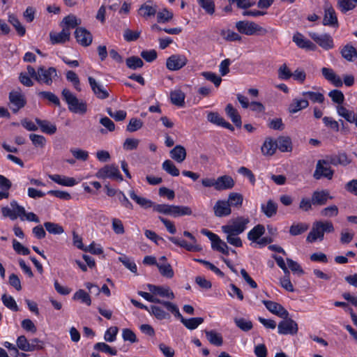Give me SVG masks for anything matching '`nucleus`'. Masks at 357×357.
Here are the masks:
<instances>
[{
    "instance_id": "1",
    "label": "nucleus",
    "mask_w": 357,
    "mask_h": 357,
    "mask_svg": "<svg viewBox=\"0 0 357 357\" xmlns=\"http://www.w3.org/2000/svg\"><path fill=\"white\" fill-rule=\"evenodd\" d=\"M334 231V227L330 221H316L313 223L312 227L308 234L306 241L308 243L315 242L317 240L322 241L324 233H331Z\"/></svg>"
},
{
    "instance_id": "2",
    "label": "nucleus",
    "mask_w": 357,
    "mask_h": 357,
    "mask_svg": "<svg viewBox=\"0 0 357 357\" xmlns=\"http://www.w3.org/2000/svg\"><path fill=\"white\" fill-rule=\"evenodd\" d=\"M63 100L68 104V109L75 114H84L87 110L86 103L79 100L69 89H63L61 91Z\"/></svg>"
},
{
    "instance_id": "3",
    "label": "nucleus",
    "mask_w": 357,
    "mask_h": 357,
    "mask_svg": "<svg viewBox=\"0 0 357 357\" xmlns=\"http://www.w3.org/2000/svg\"><path fill=\"white\" fill-rule=\"evenodd\" d=\"M250 221L248 217L238 216L230 220L227 225L222 226L221 229L223 233H232L239 235L246 229Z\"/></svg>"
},
{
    "instance_id": "4",
    "label": "nucleus",
    "mask_w": 357,
    "mask_h": 357,
    "mask_svg": "<svg viewBox=\"0 0 357 357\" xmlns=\"http://www.w3.org/2000/svg\"><path fill=\"white\" fill-rule=\"evenodd\" d=\"M236 28L243 34L252 36L255 33L265 34L266 30L254 22L238 21L236 23Z\"/></svg>"
},
{
    "instance_id": "5",
    "label": "nucleus",
    "mask_w": 357,
    "mask_h": 357,
    "mask_svg": "<svg viewBox=\"0 0 357 357\" xmlns=\"http://www.w3.org/2000/svg\"><path fill=\"white\" fill-rule=\"evenodd\" d=\"M95 176L100 179L110 178L118 181H122L123 179L118 166L114 164L105 165L96 173Z\"/></svg>"
},
{
    "instance_id": "6",
    "label": "nucleus",
    "mask_w": 357,
    "mask_h": 357,
    "mask_svg": "<svg viewBox=\"0 0 357 357\" xmlns=\"http://www.w3.org/2000/svg\"><path fill=\"white\" fill-rule=\"evenodd\" d=\"M10 204L11 208L8 206L1 208L3 215L9 218L12 220H16L18 217H20L22 220H24L22 215L26 214L25 208L20 206L15 200L10 202Z\"/></svg>"
},
{
    "instance_id": "7",
    "label": "nucleus",
    "mask_w": 357,
    "mask_h": 357,
    "mask_svg": "<svg viewBox=\"0 0 357 357\" xmlns=\"http://www.w3.org/2000/svg\"><path fill=\"white\" fill-rule=\"evenodd\" d=\"M57 77L56 69L54 67L45 68L44 66H40L38 68V77L37 82L44 83L47 85H51L53 79Z\"/></svg>"
},
{
    "instance_id": "8",
    "label": "nucleus",
    "mask_w": 357,
    "mask_h": 357,
    "mask_svg": "<svg viewBox=\"0 0 357 357\" xmlns=\"http://www.w3.org/2000/svg\"><path fill=\"white\" fill-rule=\"evenodd\" d=\"M310 37L325 50H329L334 47V42L332 36L328 33L319 34L315 32H310Z\"/></svg>"
},
{
    "instance_id": "9",
    "label": "nucleus",
    "mask_w": 357,
    "mask_h": 357,
    "mask_svg": "<svg viewBox=\"0 0 357 357\" xmlns=\"http://www.w3.org/2000/svg\"><path fill=\"white\" fill-rule=\"evenodd\" d=\"M333 176V171L327 164L324 160H320L317 162L316 169L314 172L313 176L315 179H320L322 177L328 179H331Z\"/></svg>"
},
{
    "instance_id": "10",
    "label": "nucleus",
    "mask_w": 357,
    "mask_h": 357,
    "mask_svg": "<svg viewBox=\"0 0 357 357\" xmlns=\"http://www.w3.org/2000/svg\"><path fill=\"white\" fill-rule=\"evenodd\" d=\"M188 59L184 55L173 54L167 58L166 67L172 71L178 70L187 64Z\"/></svg>"
},
{
    "instance_id": "11",
    "label": "nucleus",
    "mask_w": 357,
    "mask_h": 357,
    "mask_svg": "<svg viewBox=\"0 0 357 357\" xmlns=\"http://www.w3.org/2000/svg\"><path fill=\"white\" fill-rule=\"evenodd\" d=\"M281 321L278 326V333L282 335H295L298 332V324L291 319H286Z\"/></svg>"
},
{
    "instance_id": "12",
    "label": "nucleus",
    "mask_w": 357,
    "mask_h": 357,
    "mask_svg": "<svg viewBox=\"0 0 357 357\" xmlns=\"http://www.w3.org/2000/svg\"><path fill=\"white\" fill-rule=\"evenodd\" d=\"M323 24L333 27L338 26V21L335 11L332 6L326 3L324 5V17L323 19Z\"/></svg>"
},
{
    "instance_id": "13",
    "label": "nucleus",
    "mask_w": 357,
    "mask_h": 357,
    "mask_svg": "<svg viewBox=\"0 0 357 357\" xmlns=\"http://www.w3.org/2000/svg\"><path fill=\"white\" fill-rule=\"evenodd\" d=\"M89 85L94 95L99 99L104 100L109 97L107 89L93 77L88 78Z\"/></svg>"
},
{
    "instance_id": "14",
    "label": "nucleus",
    "mask_w": 357,
    "mask_h": 357,
    "mask_svg": "<svg viewBox=\"0 0 357 357\" xmlns=\"http://www.w3.org/2000/svg\"><path fill=\"white\" fill-rule=\"evenodd\" d=\"M75 36L77 40V42L82 46L87 47L90 45L92 43V35L85 28H77L75 31Z\"/></svg>"
},
{
    "instance_id": "15",
    "label": "nucleus",
    "mask_w": 357,
    "mask_h": 357,
    "mask_svg": "<svg viewBox=\"0 0 357 357\" xmlns=\"http://www.w3.org/2000/svg\"><path fill=\"white\" fill-rule=\"evenodd\" d=\"M9 100L13 105L12 109L14 113L24 107L26 103L24 96L18 91H11L9 93Z\"/></svg>"
},
{
    "instance_id": "16",
    "label": "nucleus",
    "mask_w": 357,
    "mask_h": 357,
    "mask_svg": "<svg viewBox=\"0 0 357 357\" xmlns=\"http://www.w3.org/2000/svg\"><path fill=\"white\" fill-rule=\"evenodd\" d=\"M263 304L271 313L278 315L281 318H287L288 312L279 303L271 301H262Z\"/></svg>"
},
{
    "instance_id": "17",
    "label": "nucleus",
    "mask_w": 357,
    "mask_h": 357,
    "mask_svg": "<svg viewBox=\"0 0 357 357\" xmlns=\"http://www.w3.org/2000/svg\"><path fill=\"white\" fill-rule=\"evenodd\" d=\"M229 202L218 200L213 206L214 214L216 217H225L231 214V210Z\"/></svg>"
},
{
    "instance_id": "18",
    "label": "nucleus",
    "mask_w": 357,
    "mask_h": 357,
    "mask_svg": "<svg viewBox=\"0 0 357 357\" xmlns=\"http://www.w3.org/2000/svg\"><path fill=\"white\" fill-rule=\"evenodd\" d=\"M292 40L300 48L312 51H314L317 49L316 45L310 40L305 38L301 33H296L294 35Z\"/></svg>"
},
{
    "instance_id": "19",
    "label": "nucleus",
    "mask_w": 357,
    "mask_h": 357,
    "mask_svg": "<svg viewBox=\"0 0 357 357\" xmlns=\"http://www.w3.org/2000/svg\"><path fill=\"white\" fill-rule=\"evenodd\" d=\"M158 6L152 1H147L139 8L138 13L141 16L147 18L157 13Z\"/></svg>"
},
{
    "instance_id": "20",
    "label": "nucleus",
    "mask_w": 357,
    "mask_h": 357,
    "mask_svg": "<svg viewBox=\"0 0 357 357\" xmlns=\"http://www.w3.org/2000/svg\"><path fill=\"white\" fill-rule=\"evenodd\" d=\"M215 183V190L218 191L231 189L235 184L234 179L228 175L219 176Z\"/></svg>"
},
{
    "instance_id": "21",
    "label": "nucleus",
    "mask_w": 357,
    "mask_h": 357,
    "mask_svg": "<svg viewBox=\"0 0 357 357\" xmlns=\"http://www.w3.org/2000/svg\"><path fill=\"white\" fill-rule=\"evenodd\" d=\"M312 203L314 206H323L328 199H332L327 190H316L312 195Z\"/></svg>"
},
{
    "instance_id": "22",
    "label": "nucleus",
    "mask_w": 357,
    "mask_h": 357,
    "mask_svg": "<svg viewBox=\"0 0 357 357\" xmlns=\"http://www.w3.org/2000/svg\"><path fill=\"white\" fill-rule=\"evenodd\" d=\"M168 239L174 244L181 248H185L189 252H198L202 250L200 245L197 244L188 243L186 241L180 239L176 237L170 236L168 238Z\"/></svg>"
},
{
    "instance_id": "23",
    "label": "nucleus",
    "mask_w": 357,
    "mask_h": 357,
    "mask_svg": "<svg viewBox=\"0 0 357 357\" xmlns=\"http://www.w3.org/2000/svg\"><path fill=\"white\" fill-rule=\"evenodd\" d=\"M70 31L68 29H63L59 33H50V38L52 44L64 43L70 39Z\"/></svg>"
},
{
    "instance_id": "24",
    "label": "nucleus",
    "mask_w": 357,
    "mask_h": 357,
    "mask_svg": "<svg viewBox=\"0 0 357 357\" xmlns=\"http://www.w3.org/2000/svg\"><path fill=\"white\" fill-rule=\"evenodd\" d=\"M340 54L346 61L349 62L354 61L357 59V50L349 43L340 49Z\"/></svg>"
},
{
    "instance_id": "25",
    "label": "nucleus",
    "mask_w": 357,
    "mask_h": 357,
    "mask_svg": "<svg viewBox=\"0 0 357 357\" xmlns=\"http://www.w3.org/2000/svg\"><path fill=\"white\" fill-rule=\"evenodd\" d=\"M309 106V102L305 98H294L288 107L290 114H295Z\"/></svg>"
},
{
    "instance_id": "26",
    "label": "nucleus",
    "mask_w": 357,
    "mask_h": 357,
    "mask_svg": "<svg viewBox=\"0 0 357 357\" xmlns=\"http://www.w3.org/2000/svg\"><path fill=\"white\" fill-rule=\"evenodd\" d=\"M170 157L172 159L178 163H181L186 158V150L181 145H176L169 152Z\"/></svg>"
},
{
    "instance_id": "27",
    "label": "nucleus",
    "mask_w": 357,
    "mask_h": 357,
    "mask_svg": "<svg viewBox=\"0 0 357 357\" xmlns=\"http://www.w3.org/2000/svg\"><path fill=\"white\" fill-rule=\"evenodd\" d=\"M49 178L54 182L63 186L72 187L76 184L75 178L59 174L49 175Z\"/></svg>"
},
{
    "instance_id": "28",
    "label": "nucleus",
    "mask_w": 357,
    "mask_h": 357,
    "mask_svg": "<svg viewBox=\"0 0 357 357\" xmlns=\"http://www.w3.org/2000/svg\"><path fill=\"white\" fill-rule=\"evenodd\" d=\"M225 112L235 126L238 128H241L242 121L238 111L231 104H228L226 106Z\"/></svg>"
},
{
    "instance_id": "29",
    "label": "nucleus",
    "mask_w": 357,
    "mask_h": 357,
    "mask_svg": "<svg viewBox=\"0 0 357 357\" xmlns=\"http://www.w3.org/2000/svg\"><path fill=\"white\" fill-rule=\"evenodd\" d=\"M205 334L208 342L216 347H220L223 344L222 336L215 331H205Z\"/></svg>"
},
{
    "instance_id": "30",
    "label": "nucleus",
    "mask_w": 357,
    "mask_h": 357,
    "mask_svg": "<svg viewBox=\"0 0 357 357\" xmlns=\"http://www.w3.org/2000/svg\"><path fill=\"white\" fill-rule=\"evenodd\" d=\"M277 149L282 152H288L291 151V140L289 137L281 136L276 140Z\"/></svg>"
},
{
    "instance_id": "31",
    "label": "nucleus",
    "mask_w": 357,
    "mask_h": 357,
    "mask_svg": "<svg viewBox=\"0 0 357 357\" xmlns=\"http://www.w3.org/2000/svg\"><path fill=\"white\" fill-rule=\"evenodd\" d=\"M8 21L13 26L20 36H24L25 35V27L21 24L18 18L14 14H8Z\"/></svg>"
},
{
    "instance_id": "32",
    "label": "nucleus",
    "mask_w": 357,
    "mask_h": 357,
    "mask_svg": "<svg viewBox=\"0 0 357 357\" xmlns=\"http://www.w3.org/2000/svg\"><path fill=\"white\" fill-rule=\"evenodd\" d=\"M277 149L275 141L271 138H267L261 146V152L264 155H272Z\"/></svg>"
},
{
    "instance_id": "33",
    "label": "nucleus",
    "mask_w": 357,
    "mask_h": 357,
    "mask_svg": "<svg viewBox=\"0 0 357 357\" xmlns=\"http://www.w3.org/2000/svg\"><path fill=\"white\" fill-rule=\"evenodd\" d=\"M36 122L40 128L42 132L45 133L52 135L54 134L56 131V126L54 124L50 123L48 121L40 120L36 118Z\"/></svg>"
},
{
    "instance_id": "34",
    "label": "nucleus",
    "mask_w": 357,
    "mask_h": 357,
    "mask_svg": "<svg viewBox=\"0 0 357 357\" xmlns=\"http://www.w3.org/2000/svg\"><path fill=\"white\" fill-rule=\"evenodd\" d=\"M192 214V209L189 206L172 205L171 215L174 218L183 215H190Z\"/></svg>"
},
{
    "instance_id": "35",
    "label": "nucleus",
    "mask_w": 357,
    "mask_h": 357,
    "mask_svg": "<svg viewBox=\"0 0 357 357\" xmlns=\"http://www.w3.org/2000/svg\"><path fill=\"white\" fill-rule=\"evenodd\" d=\"M261 211L268 218H271L276 214L278 211V204L273 200L270 199L266 204H261Z\"/></svg>"
},
{
    "instance_id": "36",
    "label": "nucleus",
    "mask_w": 357,
    "mask_h": 357,
    "mask_svg": "<svg viewBox=\"0 0 357 357\" xmlns=\"http://www.w3.org/2000/svg\"><path fill=\"white\" fill-rule=\"evenodd\" d=\"M129 195L132 200L143 208H147L153 206V203L151 200L137 195L134 190H130Z\"/></svg>"
},
{
    "instance_id": "37",
    "label": "nucleus",
    "mask_w": 357,
    "mask_h": 357,
    "mask_svg": "<svg viewBox=\"0 0 357 357\" xmlns=\"http://www.w3.org/2000/svg\"><path fill=\"white\" fill-rule=\"evenodd\" d=\"M265 233V227L262 225H257L254 227L248 234V238L250 241L256 242Z\"/></svg>"
},
{
    "instance_id": "38",
    "label": "nucleus",
    "mask_w": 357,
    "mask_h": 357,
    "mask_svg": "<svg viewBox=\"0 0 357 357\" xmlns=\"http://www.w3.org/2000/svg\"><path fill=\"white\" fill-rule=\"evenodd\" d=\"M185 93L181 90H175L170 93L172 102L178 107H183L185 103Z\"/></svg>"
},
{
    "instance_id": "39",
    "label": "nucleus",
    "mask_w": 357,
    "mask_h": 357,
    "mask_svg": "<svg viewBox=\"0 0 357 357\" xmlns=\"http://www.w3.org/2000/svg\"><path fill=\"white\" fill-rule=\"evenodd\" d=\"M17 347L24 351H31L36 349V344L30 343L25 336L21 335L17 340Z\"/></svg>"
},
{
    "instance_id": "40",
    "label": "nucleus",
    "mask_w": 357,
    "mask_h": 357,
    "mask_svg": "<svg viewBox=\"0 0 357 357\" xmlns=\"http://www.w3.org/2000/svg\"><path fill=\"white\" fill-rule=\"evenodd\" d=\"M149 312L159 320L170 318L169 314L166 312L161 307L159 306H151L150 309H149Z\"/></svg>"
},
{
    "instance_id": "41",
    "label": "nucleus",
    "mask_w": 357,
    "mask_h": 357,
    "mask_svg": "<svg viewBox=\"0 0 357 357\" xmlns=\"http://www.w3.org/2000/svg\"><path fill=\"white\" fill-rule=\"evenodd\" d=\"M126 66L128 68L135 70L138 68H141L144 66V61L142 59L136 56H132L126 59Z\"/></svg>"
},
{
    "instance_id": "42",
    "label": "nucleus",
    "mask_w": 357,
    "mask_h": 357,
    "mask_svg": "<svg viewBox=\"0 0 357 357\" xmlns=\"http://www.w3.org/2000/svg\"><path fill=\"white\" fill-rule=\"evenodd\" d=\"M37 95L40 98L48 100L49 102L54 104L55 106H61L59 98L54 93L50 91H39L37 93Z\"/></svg>"
},
{
    "instance_id": "43",
    "label": "nucleus",
    "mask_w": 357,
    "mask_h": 357,
    "mask_svg": "<svg viewBox=\"0 0 357 357\" xmlns=\"http://www.w3.org/2000/svg\"><path fill=\"white\" fill-rule=\"evenodd\" d=\"M162 168L164 171L172 176H178L180 174L179 169L170 160H165L162 165Z\"/></svg>"
},
{
    "instance_id": "44",
    "label": "nucleus",
    "mask_w": 357,
    "mask_h": 357,
    "mask_svg": "<svg viewBox=\"0 0 357 357\" xmlns=\"http://www.w3.org/2000/svg\"><path fill=\"white\" fill-rule=\"evenodd\" d=\"M309 229V225L304 222L293 224L289 228V234L292 236H298L305 232Z\"/></svg>"
},
{
    "instance_id": "45",
    "label": "nucleus",
    "mask_w": 357,
    "mask_h": 357,
    "mask_svg": "<svg viewBox=\"0 0 357 357\" xmlns=\"http://www.w3.org/2000/svg\"><path fill=\"white\" fill-rule=\"evenodd\" d=\"M337 5L339 9L346 13L357 6V0H338Z\"/></svg>"
},
{
    "instance_id": "46",
    "label": "nucleus",
    "mask_w": 357,
    "mask_h": 357,
    "mask_svg": "<svg viewBox=\"0 0 357 357\" xmlns=\"http://www.w3.org/2000/svg\"><path fill=\"white\" fill-rule=\"evenodd\" d=\"M62 22L65 24L63 29H68L70 31V29H74L80 24L81 20H78L76 16L73 15H69L63 18Z\"/></svg>"
},
{
    "instance_id": "47",
    "label": "nucleus",
    "mask_w": 357,
    "mask_h": 357,
    "mask_svg": "<svg viewBox=\"0 0 357 357\" xmlns=\"http://www.w3.org/2000/svg\"><path fill=\"white\" fill-rule=\"evenodd\" d=\"M45 229L52 234H61L64 232V229L62 226L57 223L52 222H45L44 223Z\"/></svg>"
},
{
    "instance_id": "48",
    "label": "nucleus",
    "mask_w": 357,
    "mask_h": 357,
    "mask_svg": "<svg viewBox=\"0 0 357 357\" xmlns=\"http://www.w3.org/2000/svg\"><path fill=\"white\" fill-rule=\"evenodd\" d=\"M93 349L95 350L109 354L112 356H116L117 351L116 349L111 347L109 345L105 342H98L94 344Z\"/></svg>"
},
{
    "instance_id": "49",
    "label": "nucleus",
    "mask_w": 357,
    "mask_h": 357,
    "mask_svg": "<svg viewBox=\"0 0 357 357\" xmlns=\"http://www.w3.org/2000/svg\"><path fill=\"white\" fill-rule=\"evenodd\" d=\"M198 4L205 12L212 15L215 13V2L213 0H197Z\"/></svg>"
},
{
    "instance_id": "50",
    "label": "nucleus",
    "mask_w": 357,
    "mask_h": 357,
    "mask_svg": "<svg viewBox=\"0 0 357 357\" xmlns=\"http://www.w3.org/2000/svg\"><path fill=\"white\" fill-rule=\"evenodd\" d=\"M204 322L202 317H194L190 319H185L183 321V324L190 330L197 328L201 324Z\"/></svg>"
},
{
    "instance_id": "51",
    "label": "nucleus",
    "mask_w": 357,
    "mask_h": 357,
    "mask_svg": "<svg viewBox=\"0 0 357 357\" xmlns=\"http://www.w3.org/2000/svg\"><path fill=\"white\" fill-rule=\"evenodd\" d=\"M243 201V197L238 192H231L229 195L228 201L230 206L241 207Z\"/></svg>"
},
{
    "instance_id": "52",
    "label": "nucleus",
    "mask_w": 357,
    "mask_h": 357,
    "mask_svg": "<svg viewBox=\"0 0 357 357\" xmlns=\"http://www.w3.org/2000/svg\"><path fill=\"white\" fill-rule=\"evenodd\" d=\"M73 298L74 300L80 301L82 303H84L89 306L91 304L90 296L83 289L77 291L75 293Z\"/></svg>"
},
{
    "instance_id": "53",
    "label": "nucleus",
    "mask_w": 357,
    "mask_h": 357,
    "mask_svg": "<svg viewBox=\"0 0 357 357\" xmlns=\"http://www.w3.org/2000/svg\"><path fill=\"white\" fill-rule=\"evenodd\" d=\"M234 322L237 327L245 332L250 331L253 326L251 321L244 318H235Z\"/></svg>"
},
{
    "instance_id": "54",
    "label": "nucleus",
    "mask_w": 357,
    "mask_h": 357,
    "mask_svg": "<svg viewBox=\"0 0 357 357\" xmlns=\"http://www.w3.org/2000/svg\"><path fill=\"white\" fill-rule=\"evenodd\" d=\"M157 267L160 271V273L167 278H172L174 277V273L172 268V266L169 264H157Z\"/></svg>"
},
{
    "instance_id": "55",
    "label": "nucleus",
    "mask_w": 357,
    "mask_h": 357,
    "mask_svg": "<svg viewBox=\"0 0 357 357\" xmlns=\"http://www.w3.org/2000/svg\"><path fill=\"white\" fill-rule=\"evenodd\" d=\"M302 96L308 97L313 102L322 103L324 101V96L321 93L313 91H303Z\"/></svg>"
},
{
    "instance_id": "56",
    "label": "nucleus",
    "mask_w": 357,
    "mask_h": 357,
    "mask_svg": "<svg viewBox=\"0 0 357 357\" xmlns=\"http://www.w3.org/2000/svg\"><path fill=\"white\" fill-rule=\"evenodd\" d=\"M173 13L164 8L162 11L157 13V21L158 23H165L169 22L173 18Z\"/></svg>"
},
{
    "instance_id": "57",
    "label": "nucleus",
    "mask_w": 357,
    "mask_h": 357,
    "mask_svg": "<svg viewBox=\"0 0 357 357\" xmlns=\"http://www.w3.org/2000/svg\"><path fill=\"white\" fill-rule=\"evenodd\" d=\"M2 302L5 306L10 310L17 312L19 310L18 306L15 299L11 296L3 294L1 297Z\"/></svg>"
},
{
    "instance_id": "58",
    "label": "nucleus",
    "mask_w": 357,
    "mask_h": 357,
    "mask_svg": "<svg viewBox=\"0 0 357 357\" xmlns=\"http://www.w3.org/2000/svg\"><path fill=\"white\" fill-rule=\"evenodd\" d=\"M162 305H164L167 310L172 312L174 314L175 317L179 319L181 323L183 324V319H185L183 318V317L181 315L178 307L175 304L169 301H165L164 303H162Z\"/></svg>"
},
{
    "instance_id": "59",
    "label": "nucleus",
    "mask_w": 357,
    "mask_h": 357,
    "mask_svg": "<svg viewBox=\"0 0 357 357\" xmlns=\"http://www.w3.org/2000/svg\"><path fill=\"white\" fill-rule=\"evenodd\" d=\"M201 75L206 79L214 84V85L218 87L220 86L222 79L220 77L218 76L215 73L206 71L202 72Z\"/></svg>"
},
{
    "instance_id": "60",
    "label": "nucleus",
    "mask_w": 357,
    "mask_h": 357,
    "mask_svg": "<svg viewBox=\"0 0 357 357\" xmlns=\"http://www.w3.org/2000/svg\"><path fill=\"white\" fill-rule=\"evenodd\" d=\"M220 35L227 41H240L241 40V36L238 33L231 30H222Z\"/></svg>"
},
{
    "instance_id": "61",
    "label": "nucleus",
    "mask_w": 357,
    "mask_h": 357,
    "mask_svg": "<svg viewBox=\"0 0 357 357\" xmlns=\"http://www.w3.org/2000/svg\"><path fill=\"white\" fill-rule=\"evenodd\" d=\"M328 96L331 98L333 102L340 105L344 100V96L343 93L337 89L332 90L329 92Z\"/></svg>"
},
{
    "instance_id": "62",
    "label": "nucleus",
    "mask_w": 357,
    "mask_h": 357,
    "mask_svg": "<svg viewBox=\"0 0 357 357\" xmlns=\"http://www.w3.org/2000/svg\"><path fill=\"white\" fill-rule=\"evenodd\" d=\"M29 139L32 142L33 144L36 147L43 148L45 146L46 139L43 135L30 134Z\"/></svg>"
},
{
    "instance_id": "63",
    "label": "nucleus",
    "mask_w": 357,
    "mask_h": 357,
    "mask_svg": "<svg viewBox=\"0 0 357 357\" xmlns=\"http://www.w3.org/2000/svg\"><path fill=\"white\" fill-rule=\"evenodd\" d=\"M119 261H121L128 269L132 273L137 272V266L135 263L131 260L129 257L126 255L119 257Z\"/></svg>"
},
{
    "instance_id": "64",
    "label": "nucleus",
    "mask_w": 357,
    "mask_h": 357,
    "mask_svg": "<svg viewBox=\"0 0 357 357\" xmlns=\"http://www.w3.org/2000/svg\"><path fill=\"white\" fill-rule=\"evenodd\" d=\"M143 126L142 120L137 118H132L127 126V130L130 132L139 130Z\"/></svg>"
}]
</instances>
